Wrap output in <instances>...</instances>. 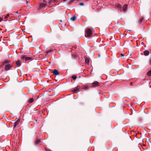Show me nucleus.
<instances>
[{"label": "nucleus", "instance_id": "f3484780", "mask_svg": "<svg viewBox=\"0 0 151 151\" xmlns=\"http://www.w3.org/2000/svg\"><path fill=\"white\" fill-rule=\"evenodd\" d=\"M148 64L151 65V57L148 60Z\"/></svg>", "mask_w": 151, "mask_h": 151}, {"label": "nucleus", "instance_id": "39448f33", "mask_svg": "<svg viewBox=\"0 0 151 151\" xmlns=\"http://www.w3.org/2000/svg\"><path fill=\"white\" fill-rule=\"evenodd\" d=\"M52 73L54 74L55 75H57L59 74V73L58 70L56 69H54L52 71Z\"/></svg>", "mask_w": 151, "mask_h": 151}, {"label": "nucleus", "instance_id": "393cba45", "mask_svg": "<svg viewBox=\"0 0 151 151\" xmlns=\"http://www.w3.org/2000/svg\"><path fill=\"white\" fill-rule=\"evenodd\" d=\"M120 55L122 57L124 56V53H122L120 54Z\"/></svg>", "mask_w": 151, "mask_h": 151}, {"label": "nucleus", "instance_id": "9d476101", "mask_svg": "<svg viewBox=\"0 0 151 151\" xmlns=\"http://www.w3.org/2000/svg\"><path fill=\"white\" fill-rule=\"evenodd\" d=\"M79 89V87H77L76 88L73 90L72 91L74 92H76L77 91H78Z\"/></svg>", "mask_w": 151, "mask_h": 151}, {"label": "nucleus", "instance_id": "ddd939ff", "mask_svg": "<svg viewBox=\"0 0 151 151\" xmlns=\"http://www.w3.org/2000/svg\"><path fill=\"white\" fill-rule=\"evenodd\" d=\"M76 17L75 16H73L70 18V19L72 21H74L76 20Z\"/></svg>", "mask_w": 151, "mask_h": 151}, {"label": "nucleus", "instance_id": "a211bd4d", "mask_svg": "<svg viewBox=\"0 0 151 151\" xmlns=\"http://www.w3.org/2000/svg\"><path fill=\"white\" fill-rule=\"evenodd\" d=\"M52 50H48L46 51V53H50V52H52Z\"/></svg>", "mask_w": 151, "mask_h": 151}, {"label": "nucleus", "instance_id": "5701e85b", "mask_svg": "<svg viewBox=\"0 0 151 151\" xmlns=\"http://www.w3.org/2000/svg\"><path fill=\"white\" fill-rule=\"evenodd\" d=\"M79 4L81 6H83L84 5V4L83 3H80Z\"/></svg>", "mask_w": 151, "mask_h": 151}, {"label": "nucleus", "instance_id": "9b49d317", "mask_svg": "<svg viewBox=\"0 0 151 151\" xmlns=\"http://www.w3.org/2000/svg\"><path fill=\"white\" fill-rule=\"evenodd\" d=\"M85 62L87 64H89V59L88 58H86L85 59Z\"/></svg>", "mask_w": 151, "mask_h": 151}, {"label": "nucleus", "instance_id": "dca6fc26", "mask_svg": "<svg viewBox=\"0 0 151 151\" xmlns=\"http://www.w3.org/2000/svg\"><path fill=\"white\" fill-rule=\"evenodd\" d=\"M147 75L148 76H151V70L149 71L147 73Z\"/></svg>", "mask_w": 151, "mask_h": 151}, {"label": "nucleus", "instance_id": "423d86ee", "mask_svg": "<svg viewBox=\"0 0 151 151\" xmlns=\"http://www.w3.org/2000/svg\"><path fill=\"white\" fill-rule=\"evenodd\" d=\"M99 83L98 82L96 81L93 83V85L94 86H99Z\"/></svg>", "mask_w": 151, "mask_h": 151}, {"label": "nucleus", "instance_id": "f257e3e1", "mask_svg": "<svg viewBox=\"0 0 151 151\" xmlns=\"http://www.w3.org/2000/svg\"><path fill=\"white\" fill-rule=\"evenodd\" d=\"M115 6L117 7L120 11H123L124 12H125L127 9V4H124L123 7H122V6L121 4H116Z\"/></svg>", "mask_w": 151, "mask_h": 151}, {"label": "nucleus", "instance_id": "aec40b11", "mask_svg": "<svg viewBox=\"0 0 151 151\" xmlns=\"http://www.w3.org/2000/svg\"><path fill=\"white\" fill-rule=\"evenodd\" d=\"M9 16V14H7L6 16L4 17V19H6Z\"/></svg>", "mask_w": 151, "mask_h": 151}, {"label": "nucleus", "instance_id": "bb28decb", "mask_svg": "<svg viewBox=\"0 0 151 151\" xmlns=\"http://www.w3.org/2000/svg\"><path fill=\"white\" fill-rule=\"evenodd\" d=\"M130 85H131V86H132V85H133V83H132V82H131V83H130Z\"/></svg>", "mask_w": 151, "mask_h": 151}, {"label": "nucleus", "instance_id": "c756f323", "mask_svg": "<svg viewBox=\"0 0 151 151\" xmlns=\"http://www.w3.org/2000/svg\"><path fill=\"white\" fill-rule=\"evenodd\" d=\"M54 1H57L58 0H53Z\"/></svg>", "mask_w": 151, "mask_h": 151}, {"label": "nucleus", "instance_id": "2f4dec72", "mask_svg": "<svg viewBox=\"0 0 151 151\" xmlns=\"http://www.w3.org/2000/svg\"><path fill=\"white\" fill-rule=\"evenodd\" d=\"M63 1L65 2L67 0H63Z\"/></svg>", "mask_w": 151, "mask_h": 151}, {"label": "nucleus", "instance_id": "4be33fe9", "mask_svg": "<svg viewBox=\"0 0 151 151\" xmlns=\"http://www.w3.org/2000/svg\"><path fill=\"white\" fill-rule=\"evenodd\" d=\"M139 23H141L142 22V19H139Z\"/></svg>", "mask_w": 151, "mask_h": 151}, {"label": "nucleus", "instance_id": "2eb2a0df", "mask_svg": "<svg viewBox=\"0 0 151 151\" xmlns=\"http://www.w3.org/2000/svg\"><path fill=\"white\" fill-rule=\"evenodd\" d=\"M40 140L39 139H36L35 142L36 144H38L40 142Z\"/></svg>", "mask_w": 151, "mask_h": 151}, {"label": "nucleus", "instance_id": "412c9836", "mask_svg": "<svg viewBox=\"0 0 151 151\" xmlns=\"http://www.w3.org/2000/svg\"><path fill=\"white\" fill-rule=\"evenodd\" d=\"M45 150L46 151H52L49 148H45Z\"/></svg>", "mask_w": 151, "mask_h": 151}, {"label": "nucleus", "instance_id": "1a4fd4ad", "mask_svg": "<svg viewBox=\"0 0 151 151\" xmlns=\"http://www.w3.org/2000/svg\"><path fill=\"white\" fill-rule=\"evenodd\" d=\"M20 121L19 120H18L16 122L14 123V127H15L17 125L19 124Z\"/></svg>", "mask_w": 151, "mask_h": 151}, {"label": "nucleus", "instance_id": "6e6552de", "mask_svg": "<svg viewBox=\"0 0 151 151\" xmlns=\"http://www.w3.org/2000/svg\"><path fill=\"white\" fill-rule=\"evenodd\" d=\"M46 4L45 3H41L40 4V7L42 8V7L45 6H46Z\"/></svg>", "mask_w": 151, "mask_h": 151}, {"label": "nucleus", "instance_id": "f03ea898", "mask_svg": "<svg viewBox=\"0 0 151 151\" xmlns=\"http://www.w3.org/2000/svg\"><path fill=\"white\" fill-rule=\"evenodd\" d=\"M4 64H5V70L7 71L9 70L12 67L11 65L9 64V61L8 60H5L4 63Z\"/></svg>", "mask_w": 151, "mask_h": 151}, {"label": "nucleus", "instance_id": "f8f14e48", "mask_svg": "<svg viewBox=\"0 0 151 151\" xmlns=\"http://www.w3.org/2000/svg\"><path fill=\"white\" fill-rule=\"evenodd\" d=\"M32 58L31 57H26L25 58V60L26 61L28 60H32Z\"/></svg>", "mask_w": 151, "mask_h": 151}, {"label": "nucleus", "instance_id": "b1692460", "mask_svg": "<svg viewBox=\"0 0 151 151\" xmlns=\"http://www.w3.org/2000/svg\"><path fill=\"white\" fill-rule=\"evenodd\" d=\"M52 2V1L51 0H50L49 2V3L50 4Z\"/></svg>", "mask_w": 151, "mask_h": 151}, {"label": "nucleus", "instance_id": "a878e982", "mask_svg": "<svg viewBox=\"0 0 151 151\" xmlns=\"http://www.w3.org/2000/svg\"><path fill=\"white\" fill-rule=\"evenodd\" d=\"M88 87H87V86H85L84 87V88L85 89H86L87 88H88Z\"/></svg>", "mask_w": 151, "mask_h": 151}, {"label": "nucleus", "instance_id": "7ed1b4c3", "mask_svg": "<svg viewBox=\"0 0 151 151\" xmlns=\"http://www.w3.org/2000/svg\"><path fill=\"white\" fill-rule=\"evenodd\" d=\"M92 35V31L89 28L87 29L86 30V33L85 34V36L86 37H90Z\"/></svg>", "mask_w": 151, "mask_h": 151}, {"label": "nucleus", "instance_id": "6ab92c4d", "mask_svg": "<svg viewBox=\"0 0 151 151\" xmlns=\"http://www.w3.org/2000/svg\"><path fill=\"white\" fill-rule=\"evenodd\" d=\"M72 78L73 80H75L76 78V76H73Z\"/></svg>", "mask_w": 151, "mask_h": 151}, {"label": "nucleus", "instance_id": "cd10ccee", "mask_svg": "<svg viewBox=\"0 0 151 151\" xmlns=\"http://www.w3.org/2000/svg\"><path fill=\"white\" fill-rule=\"evenodd\" d=\"M27 4H29V1H27Z\"/></svg>", "mask_w": 151, "mask_h": 151}, {"label": "nucleus", "instance_id": "7c9ffc66", "mask_svg": "<svg viewBox=\"0 0 151 151\" xmlns=\"http://www.w3.org/2000/svg\"><path fill=\"white\" fill-rule=\"evenodd\" d=\"M15 13H18V11H17V12H15Z\"/></svg>", "mask_w": 151, "mask_h": 151}, {"label": "nucleus", "instance_id": "473e14b6", "mask_svg": "<svg viewBox=\"0 0 151 151\" xmlns=\"http://www.w3.org/2000/svg\"><path fill=\"white\" fill-rule=\"evenodd\" d=\"M60 21L61 22H62V20H60Z\"/></svg>", "mask_w": 151, "mask_h": 151}, {"label": "nucleus", "instance_id": "72a5a7b5", "mask_svg": "<svg viewBox=\"0 0 151 151\" xmlns=\"http://www.w3.org/2000/svg\"><path fill=\"white\" fill-rule=\"evenodd\" d=\"M44 1V2H46V1Z\"/></svg>", "mask_w": 151, "mask_h": 151}, {"label": "nucleus", "instance_id": "c85d7f7f", "mask_svg": "<svg viewBox=\"0 0 151 151\" xmlns=\"http://www.w3.org/2000/svg\"><path fill=\"white\" fill-rule=\"evenodd\" d=\"M2 21V19L1 18H0V22Z\"/></svg>", "mask_w": 151, "mask_h": 151}, {"label": "nucleus", "instance_id": "4468645a", "mask_svg": "<svg viewBox=\"0 0 151 151\" xmlns=\"http://www.w3.org/2000/svg\"><path fill=\"white\" fill-rule=\"evenodd\" d=\"M34 101V99L33 98H31L29 99V103H32Z\"/></svg>", "mask_w": 151, "mask_h": 151}, {"label": "nucleus", "instance_id": "20e7f679", "mask_svg": "<svg viewBox=\"0 0 151 151\" xmlns=\"http://www.w3.org/2000/svg\"><path fill=\"white\" fill-rule=\"evenodd\" d=\"M143 54L145 56H147L149 55L150 52L148 50H145L143 51Z\"/></svg>", "mask_w": 151, "mask_h": 151}, {"label": "nucleus", "instance_id": "0eeeda50", "mask_svg": "<svg viewBox=\"0 0 151 151\" xmlns=\"http://www.w3.org/2000/svg\"><path fill=\"white\" fill-rule=\"evenodd\" d=\"M16 64L18 67L20 66L21 65V63L19 60H17L16 62Z\"/></svg>", "mask_w": 151, "mask_h": 151}]
</instances>
